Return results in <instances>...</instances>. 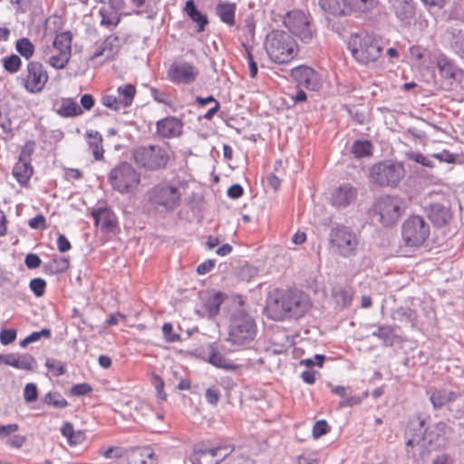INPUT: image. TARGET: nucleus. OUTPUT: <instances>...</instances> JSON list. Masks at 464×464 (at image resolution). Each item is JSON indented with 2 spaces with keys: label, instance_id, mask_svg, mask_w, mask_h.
<instances>
[{
  "label": "nucleus",
  "instance_id": "obj_1",
  "mask_svg": "<svg viewBox=\"0 0 464 464\" xmlns=\"http://www.w3.org/2000/svg\"><path fill=\"white\" fill-rule=\"evenodd\" d=\"M307 295L299 291L276 290L266 301V314L275 321L303 316L310 308Z\"/></svg>",
  "mask_w": 464,
  "mask_h": 464
},
{
  "label": "nucleus",
  "instance_id": "obj_2",
  "mask_svg": "<svg viewBox=\"0 0 464 464\" xmlns=\"http://www.w3.org/2000/svg\"><path fill=\"white\" fill-rule=\"evenodd\" d=\"M265 47L269 58L276 63H288L298 54L295 40L286 32L274 30L267 36Z\"/></svg>",
  "mask_w": 464,
  "mask_h": 464
},
{
  "label": "nucleus",
  "instance_id": "obj_3",
  "mask_svg": "<svg viewBox=\"0 0 464 464\" xmlns=\"http://www.w3.org/2000/svg\"><path fill=\"white\" fill-rule=\"evenodd\" d=\"M257 333L255 319L243 310L237 311L230 318L227 341L236 346H246L254 341Z\"/></svg>",
  "mask_w": 464,
  "mask_h": 464
},
{
  "label": "nucleus",
  "instance_id": "obj_4",
  "mask_svg": "<svg viewBox=\"0 0 464 464\" xmlns=\"http://www.w3.org/2000/svg\"><path fill=\"white\" fill-rule=\"evenodd\" d=\"M430 231V225L423 217L411 215L401 224V240L407 248L419 249L429 240Z\"/></svg>",
  "mask_w": 464,
  "mask_h": 464
},
{
  "label": "nucleus",
  "instance_id": "obj_5",
  "mask_svg": "<svg viewBox=\"0 0 464 464\" xmlns=\"http://www.w3.org/2000/svg\"><path fill=\"white\" fill-rule=\"evenodd\" d=\"M349 49L353 58L364 64L376 62L382 53L377 38L368 33L353 34L349 41Z\"/></svg>",
  "mask_w": 464,
  "mask_h": 464
},
{
  "label": "nucleus",
  "instance_id": "obj_6",
  "mask_svg": "<svg viewBox=\"0 0 464 464\" xmlns=\"http://www.w3.org/2000/svg\"><path fill=\"white\" fill-rule=\"evenodd\" d=\"M108 179L113 190L132 194L140 185L141 174L130 163L122 162L111 169Z\"/></svg>",
  "mask_w": 464,
  "mask_h": 464
},
{
  "label": "nucleus",
  "instance_id": "obj_7",
  "mask_svg": "<svg viewBox=\"0 0 464 464\" xmlns=\"http://www.w3.org/2000/svg\"><path fill=\"white\" fill-rule=\"evenodd\" d=\"M329 241L331 248L343 257L354 256L359 246L358 235L344 225L331 229Z\"/></svg>",
  "mask_w": 464,
  "mask_h": 464
},
{
  "label": "nucleus",
  "instance_id": "obj_8",
  "mask_svg": "<svg viewBox=\"0 0 464 464\" xmlns=\"http://www.w3.org/2000/svg\"><path fill=\"white\" fill-rule=\"evenodd\" d=\"M182 192L180 187L170 182H160L149 192L150 201L166 210H173L180 205Z\"/></svg>",
  "mask_w": 464,
  "mask_h": 464
},
{
  "label": "nucleus",
  "instance_id": "obj_9",
  "mask_svg": "<svg viewBox=\"0 0 464 464\" xmlns=\"http://www.w3.org/2000/svg\"><path fill=\"white\" fill-rule=\"evenodd\" d=\"M370 175L379 186L395 187L404 178L405 169L402 163L387 160L374 164Z\"/></svg>",
  "mask_w": 464,
  "mask_h": 464
},
{
  "label": "nucleus",
  "instance_id": "obj_10",
  "mask_svg": "<svg viewBox=\"0 0 464 464\" xmlns=\"http://www.w3.org/2000/svg\"><path fill=\"white\" fill-rule=\"evenodd\" d=\"M134 160L150 170L163 169L169 160L168 150L159 145L141 146L135 150Z\"/></svg>",
  "mask_w": 464,
  "mask_h": 464
},
{
  "label": "nucleus",
  "instance_id": "obj_11",
  "mask_svg": "<svg viewBox=\"0 0 464 464\" xmlns=\"http://www.w3.org/2000/svg\"><path fill=\"white\" fill-rule=\"evenodd\" d=\"M22 86L30 93H39L44 88L49 80L46 69L40 62L31 61L20 76Z\"/></svg>",
  "mask_w": 464,
  "mask_h": 464
},
{
  "label": "nucleus",
  "instance_id": "obj_12",
  "mask_svg": "<svg viewBox=\"0 0 464 464\" xmlns=\"http://www.w3.org/2000/svg\"><path fill=\"white\" fill-rule=\"evenodd\" d=\"M374 213L383 226H392L401 215V202L396 197L380 198L374 205Z\"/></svg>",
  "mask_w": 464,
  "mask_h": 464
},
{
  "label": "nucleus",
  "instance_id": "obj_13",
  "mask_svg": "<svg viewBox=\"0 0 464 464\" xmlns=\"http://www.w3.org/2000/svg\"><path fill=\"white\" fill-rule=\"evenodd\" d=\"M284 24L303 41H308L313 37L309 19L302 11L288 12L284 17Z\"/></svg>",
  "mask_w": 464,
  "mask_h": 464
},
{
  "label": "nucleus",
  "instance_id": "obj_14",
  "mask_svg": "<svg viewBox=\"0 0 464 464\" xmlns=\"http://www.w3.org/2000/svg\"><path fill=\"white\" fill-rule=\"evenodd\" d=\"M199 75L198 69L188 62H175L168 70V79L175 84H189Z\"/></svg>",
  "mask_w": 464,
  "mask_h": 464
},
{
  "label": "nucleus",
  "instance_id": "obj_15",
  "mask_svg": "<svg viewBox=\"0 0 464 464\" xmlns=\"http://www.w3.org/2000/svg\"><path fill=\"white\" fill-rule=\"evenodd\" d=\"M357 194L356 188L349 183H343L333 189L330 195V201L335 208H345L356 200Z\"/></svg>",
  "mask_w": 464,
  "mask_h": 464
},
{
  "label": "nucleus",
  "instance_id": "obj_16",
  "mask_svg": "<svg viewBox=\"0 0 464 464\" xmlns=\"http://www.w3.org/2000/svg\"><path fill=\"white\" fill-rule=\"evenodd\" d=\"M229 451L227 447H216L213 449L195 450L191 456L193 464H218Z\"/></svg>",
  "mask_w": 464,
  "mask_h": 464
},
{
  "label": "nucleus",
  "instance_id": "obj_17",
  "mask_svg": "<svg viewBox=\"0 0 464 464\" xmlns=\"http://www.w3.org/2000/svg\"><path fill=\"white\" fill-rule=\"evenodd\" d=\"M427 213L431 222L438 227L446 226L452 218V211L449 200L430 203L427 208Z\"/></svg>",
  "mask_w": 464,
  "mask_h": 464
},
{
  "label": "nucleus",
  "instance_id": "obj_18",
  "mask_svg": "<svg viewBox=\"0 0 464 464\" xmlns=\"http://www.w3.org/2000/svg\"><path fill=\"white\" fill-rule=\"evenodd\" d=\"M121 47V40L116 35H109L105 40L95 49L90 59L94 60L97 58H103L104 61L112 59L120 52Z\"/></svg>",
  "mask_w": 464,
  "mask_h": 464
},
{
  "label": "nucleus",
  "instance_id": "obj_19",
  "mask_svg": "<svg viewBox=\"0 0 464 464\" xmlns=\"http://www.w3.org/2000/svg\"><path fill=\"white\" fill-rule=\"evenodd\" d=\"M156 127L158 135L162 138L171 139L181 135L183 122L174 116H169L158 121Z\"/></svg>",
  "mask_w": 464,
  "mask_h": 464
},
{
  "label": "nucleus",
  "instance_id": "obj_20",
  "mask_svg": "<svg viewBox=\"0 0 464 464\" xmlns=\"http://www.w3.org/2000/svg\"><path fill=\"white\" fill-rule=\"evenodd\" d=\"M94 223L100 226L103 232H112L117 227V218L112 210L108 208L93 209L92 212Z\"/></svg>",
  "mask_w": 464,
  "mask_h": 464
},
{
  "label": "nucleus",
  "instance_id": "obj_21",
  "mask_svg": "<svg viewBox=\"0 0 464 464\" xmlns=\"http://www.w3.org/2000/svg\"><path fill=\"white\" fill-rule=\"evenodd\" d=\"M55 112L63 118H72L83 113L74 98L63 97L53 102Z\"/></svg>",
  "mask_w": 464,
  "mask_h": 464
},
{
  "label": "nucleus",
  "instance_id": "obj_22",
  "mask_svg": "<svg viewBox=\"0 0 464 464\" xmlns=\"http://www.w3.org/2000/svg\"><path fill=\"white\" fill-rule=\"evenodd\" d=\"M291 74L298 85L315 90L318 77L314 69L307 66H298L292 70Z\"/></svg>",
  "mask_w": 464,
  "mask_h": 464
},
{
  "label": "nucleus",
  "instance_id": "obj_23",
  "mask_svg": "<svg viewBox=\"0 0 464 464\" xmlns=\"http://www.w3.org/2000/svg\"><path fill=\"white\" fill-rule=\"evenodd\" d=\"M41 59L54 69H63L68 64L70 58L62 56V53L52 44H46L41 50Z\"/></svg>",
  "mask_w": 464,
  "mask_h": 464
},
{
  "label": "nucleus",
  "instance_id": "obj_24",
  "mask_svg": "<svg viewBox=\"0 0 464 464\" xmlns=\"http://www.w3.org/2000/svg\"><path fill=\"white\" fill-rule=\"evenodd\" d=\"M6 365L14 368L32 372L35 369L36 360L29 353H9Z\"/></svg>",
  "mask_w": 464,
  "mask_h": 464
},
{
  "label": "nucleus",
  "instance_id": "obj_25",
  "mask_svg": "<svg viewBox=\"0 0 464 464\" xmlns=\"http://www.w3.org/2000/svg\"><path fill=\"white\" fill-rule=\"evenodd\" d=\"M60 431L61 434L66 439L70 447H77L82 444L86 440L85 431L75 430L73 425L69 421L63 423Z\"/></svg>",
  "mask_w": 464,
  "mask_h": 464
},
{
  "label": "nucleus",
  "instance_id": "obj_26",
  "mask_svg": "<svg viewBox=\"0 0 464 464\" xmlns=\"http://www.w3.org/2000/svg\"><path fill=\"white\" fill-rule=\"evenodd\" d=\"M396 16L405 25H409L414 20L415 5L412 0L399 1L394 6Z\"/></svg>",
  "mask_w": 464,
  "mask_h": 464
},
{
  "label": "nucleus",
  "instance_id": "obj_27",
  "mask_svg": "<svg viewBox=\"0 0 464 464\" xmlns=\"http://www.w3.org/2000/svg\"><path fill=\"white\" fill-rule=\"evenodd\" d=\"M459 394L446 389H434L430 392V401L435 410L440 409L446 404L456 401Z\"/></svg>",
  "mask_w": 464,
  "mask_h": 464
},
{
  "label": "nucleus",
  "instance_id": "obj_28",
  "mask_svg": "<svg viewBox=\"0 0 464 464\" xmlns=\"http://www.w3.org/2000/svg\"><path fill=\"white\" fill-rule=\"evenodd\" d=\"M12 173L21 186L26 187L33 176L34 168L30 162L17 160Z\"/></svg>",
  "mask_w": 464,
  "mask_h": 464
},
{
  "label": "nucleus",
  "instance_id": "obj_29",
  "mask_svg": "<svg viewBox=\"0 0 464 464\" xmlns=\"http://www.w3.org/2000/svg\"><path fill=\"white\" fill-rule=\"evenodd\" d=\"M127 464H156V459L149 449L136 448L127 455Z\"/></svg>",
  "mask_w": 464,
  "mask_h": 464
},
{
  "label": "nucleus",
  "instance_id": "obj_30",
  "mask_svg": "<svg viewBox=\"0 0 464 464\" xmlns=\"http://www.w3.org/2000/svg\"><path fill=\"white\" fill-rule=\"evenodd\" d=\"M85 140L95 160H103L102 136L98 131H87Z\"/></svg>",
  "mask_w": 464,
  "mask_h": 464
},
{
  "label": "nucleus",
  "instance_id": "obj_31",
  "mask_svg": "<svg viewBox=\"0 0 464 464\" xmlns=\"http://www.w3.org/2000/svg\"><path fill=\"white\" fill-rule=\"evenodd\" d=\"M236 10L237 5L228 2H219L216 7V13L220 20L229 26H233L236 23Z\"/></svg>",
  "mask_w": 464,
  "mask_h": 464
},
{
  "label": "nucleus",
  "instance_id": "obj_32",
  "mask_svg": "<svg viewBox=\"0 0 464 464\" xmlns=\"http://www.w3.org/2000/svg\"><path fill=\"white\" fill-rule=\"evenodd\" d=\"M72 34L70 31L62 32L56 34L52 45L62 53V56L71 58Z\"/></svg>",
  "mask_w": 464,
  "mask_h": 464
},
{
  "label": "nucleus",
  "instance_id": "obj_33",
  "mask_svg": "<svg viewBox=\"0 0 464 464\" xmlns=\"http://www.w3.org/2000/svg\"><path fill=\"white\" fill-rule=\"evenodd\" d=\"M437 66L441 77L452 80H460L463 72L457 68L446 57H440L437 61Z\"/></svg>",
  "mask_w": 464,
  "mask_h": 464
},
{
  "label": "nucleus",
  "instance_id": "obj_34",
  "mask_svg": "<svg viewBox=\"0 0 464 464\" xmlns=\"http://www.w3.org/2000/svg\"><path fill=\"white\" fill-rule=\"evenodd\" d=\"M184 11L188 16L198 24V32H203L206 25L208 24L207 15L201 14L196 7L193 0L186 2Z\"/></svg>",
  "mask_w": 464,
  "mask_h": 464
},
{
  "label": "nucleus",
  "instance_id": "obj_35",
  "mask_svg": "<svg viewBox=\"0 0 464 464\" xmlns=\"http://www.w3.org/2000/svg\"><path fill=\"white\" fill-rule=\"evenodd\" d=\"M321 7L333 15H347L345 0H321Z\"/></svg>",
  "mask_w": 464,
  "mask_h": 464
},
{
  "label": "nucleus",
  "instance_id": "obj_36",
  "mask_svg": "<svg viewBox=\"0 0 464 464\" xmlns=\"http://www.w3.org/2000/svg\"><path fill=\"white\" fill-rule=\"evenodd\" d=\"M209 362L214 366L225 370L235 371L239 368L233 361L227 358L224 354L218 352H213L209 355Z\"/></svg>",
  "mask_w": 464,
  "mask_h": 464
},
{
  "label": "nucleus",
  "instance_id": "obj_37",
  "mask_svg": "<svg viewBox=\"0 0 464 464\" xmlns=\"http://www.w3.org/2000/svg\"><path fill=\"white\" fill-rule=\"evenodd\" d=\"M376 2L374 0H345L347 6L346 14L353 12H367L374 8Z\"/></svg>",
  "mask_w": 464,
  "mask_h": 464
},
{
  "label": "nucleus",
  "instance_id": "obj_38",
  "mask_svg": "<svg viewBox=\"0 0 464 464\" xmlns=\"http://www.w3.org/2000/svg\"><path fill=\"white\" fill-rule=\"evenodd\" d=\"M117 94L121 100L123 108H127L132 104L134 96L136 94V88L133 84L127 83L118 87Z\"/></svg>",
  "mask_w": 464,
  "mask_h": 464
},
{
  "label": "nucleus",
  "instance_id": "obj_39",
  "mask_svg": "<svg viewBox=\"0 0 464 464\" xmlns=\"http://www.w3.org/2000/svg\"><path fill=\"white\" fill-rule=\"evenodd\" d=\"M372 150L373 147L371 141L367 140H358L353 142L351 151L355 158L360 159L371 156L372 154Z\"/></svg>",
  "mask_w": 464,
  "mask_h": 464
},
{
  "label": "nucleus",
  "instance_id": "obj_40",
  "mask_svg": "<svg viewBox=\"0 0 464 464\" xmlns=\"http://www.w3.org/2000/svg\"><path fill=\"white\" fill-rule=\"evenodd\" d=\"M70 266V262L65 257H54L51 259L45 266L44 270L51 274H58L65 272Z\"/></svg>",
  "mask_w": 464,
  "mask_h": 464
},
{
  "label": "nucleus",
  "instance_id": "obj_41",
  "mask_svg": "<svg viewBox=\"0 0 464 464\" xmlns=\"http://www.w3.org/2000/svg\"><path fill=\"white\" fill-rule=\"evenodd\" d=\"M15 49L26 60L32 58L34 53V45L28 38L17 40Z\"/></svg>",
  "mask_w": 464,
  "mask_h": 464
},
{
  "label": "nucleus",
  "instance_id": "obj_42",
  "mask_svg": "<svg viewBox=\"0 0 464 464\" xmlns=\"http://www.w3.org/2000/svg\"><path fill=\"white\" fill-rule=\"evenodd\" d=\"M99 455L107 459H119L126 455V450L120 446H110L108 448H101Z\"/></svg>",
  "mask_w": 464,
  "mask_h": 464
},
{
  "label": "nucleus",
  "instance_id": "obj_43",
  "mask_svg": "<svg viewBox=\"0 0 464 464\" xmlns=\"http://www.w3.org/2000/svg\"><path fill=\"white\" fill-rule=\"evenodd\" d=\"M224 301V295L222 293L215 294L211 298L206 302V309L210 316H215L218 314L220 305Z\"/></svg>",
  "mask_w": 464,
  "mask_h": 464
},
{
  "label": "nucleus",
  "instance_id": "obj_44",
  "mask_svg": "<svg viewBox=\"0 0 464 464\" xmlns=\"http://www.w3.org/2000/svg\"><path fill=\"white\" fill-rule=\"evenodd\" d=\"M44 402L54 408L63 409L68 406V401L59 392H49L45 394Z\"/></svg>",
  "mask_w": 464,
  "mask_h": 464
},
{
  "label": "nucleus",
  "instance_id": "obj_45",
  "mask_svg": "<svg viewBox=\"0 0 464 464\" xmlns=\"http://www.w3.org/2000/svg\"><path fill=\"white\" fill-rule=\"evenodd\" d=\"M45 366L54 377L62 376L66 372V365L54 358H48L45 361Z\"/></svg>",
  "mask_w": 464,
  "mask_h": 464
},
{
  "label": "nucleus",
  "instance_id": "obj_46",
  "mask_svg": "<svg viewBox=\"0 0 464 464\" xmlns=\"http://www.w3.org/2000/svg\"><path fill=\"white\" fill-rule=\"evenodd\" d=\"M102 16V24L108 26H116L120 23V15L112 9L102 8L100 10Z\"/></svg>",
  "mask_w": 464,
  "mask_h": 464
},
{
  "label": "nucleus",
  "instance_id": "obj_47",
  "mask_svg": "<svg viewBox=\"0 0 464 464\" xmlns=\"http://www.w3.org/2000/svg\"><path fill=\"white\" fill-rule=\"evenodd\" d=\"M3 67L9 73L17 72L22 65L21 58L17 54H11L3 58Z\"/></svg>",
  "mask_w": 464,
  "mask_h": 464
},
{
  "label": "nucleus",
  "instance_id": "obj_48",
  "mask_svg": "<svg viewBox=\"0 0 464 464\" xmlns=\"http://www.w3.org/2000/svg\"><path fill=\"white\" fill-rule=\"evenodd\" d=\"M102 103L111 110L114 111H120L124 109L121 104V100L120 99L119 95L112 94V93H106L102 95Z\"/></svg>",
  "mask_w": 464,
  "mask_h": 464
},
{
  "label": "nucleus",
  "instance_id": "obj_49",
  "mask_svg": "<svg viewBox=\"0 0 464 464\" xmlns=\"http://www.w3.org/2000/svg\"><path fill=\"white\" fill-rule=\"evenodd\" d=\"M372 335L382 340L385 343L390 342L392 343L394 334V328L389 325L379 326L375 332L372 333Z\"/></svg>",
  "mask_w": 464,
  "mask_h": 464
},
{
  "label": "nucleus",
  "instance_id": "obj_50",
  "mask_svg": "<svg viewBox=\"0 0 464 464\" xmlns=\"http://www.w3.org/2000/svg\"><path fill=\"white\" fill-rule=\"evenodd\" d=\"M46 281L43 278L36 277L30 281L29 287L36 297H42L46 290Z\"/></svg>",
  "mask_w": 464,
  "mask_h": 464
},
{
  "label": "nucleus",
  "instance_id": "obj_51",
  "mask_svg": "<svg viewBox=\"0 0 464 464\" xmlns=\"http://www.w3.org/2000/svg\"><path fill=\"white\" fill-rule=\"evenodd\" d=\"M162 334L164 340L167 343H176L181 340L179 334L174 333L173 325L171 323H164L162 325Z\"/></svg>",
  "mask_w": 464,
  "mask_h": 464
},
{
  "label": "nucleus",
  "instance_id": "obj_52",
  "mask_svg": "<svg viewBox=\"0 0 464 464\" xmlns=\"http://www.w3.org/2000/svg\"><path fill=\"white\" fill-rule=\"evenodd\" d=\"M151 383L157 392L158 397L162 401H166L167 393L164 390L165 383L163 379L160 375L153 373L151 376Z\"/></svg>",
  "mask_w": 464,
  "mask_h": 464
},
{
  "label": "nucleus",
  "instance_id": "obj_53",
  "mask_svg": "<svg viewBox=\"0 0 464 464\" xmlns=\"http://www.w3.org/2000/svg\"><path fill=\"white\" fill-rule=\"evenodd\" d=\"M35 142L33 140H29L24 143L22 147L18 160L30 162L32 160V155L34 152Z\"/></svg>",
  "mask_w": 464,
  "mask_h": 464
},
{
  "label": "nucleus",
  "instance_id": "obj_54",
  "mask_svg": "<svg viewBox=\"0 0 464 464\" xmlns=\"http://www.w3.org/2000/svg\"><path fill=\"white\" fill-rule=\"evenodd\" d=\"M23 395H24V399L25 402H27V403L34 402L38 398V390H37L36 384L32 383V382L27 383L24 386Z\"/></svg>",
  "mask_w": 464,
  "mask_h": 464
},
{
  "label": "nucleus",
  "instance_id": "obj_55",
  "mask_svg": "<svg viewBox=\"0 0 464 464\" xmlns=\"http://www.w3.org/2000/svg\"><path fill=\"white\" fill-rule=\"evenodd\" d=\"M334 298L339 304L343 307H346L351 304L353 295L349 290L339 289L334 293Z\"/></svg>",
  "mask_w": 464,
  "mask_h": 464
},
{
  "label": "nucleus",
  "instance_id": "obj_56",
  "mask_svg": "<svg viewBox=\"0 0 464 464\" xmlns=\"http://www.w3.org/2000/svg\"><path fill=\"white\" fill-rule=\"evenodd\" d=\"M17 331L15 329H3L0 332V343L8 345L15 341Z\"/></svg>",
  "mask_w": 464,
  "mask_h": 464
},
{
  "label": "nucleus",
  "instance_id": "obj_57",
  "mask_svg": "<svg viewBox=\"0 0 464 464\" xmlns=\"http://www.w3.org/2000/svg\"><path fill=\"white\" fill-rule=\"evenodd\" d=\"M92 392V387L86 382L78 383L71 388V394L73 396H83Z\"/></svg>",
  "mask_w": 464,
  "mask_h": 464
},
{
  "label": "nucleus",
  "instance_id": "obj_58",
  "mask_svg": "<svg viewBox=\"0 0 464 464\" xmlns=\"http://www.w3.org/2000/svg\"><path fill=\"white\" fill-rule=\"evenodd\" d=\"M367 397H368V392H366L363 393V395L362 397L361 396L345 397L344 399H343L340 401L339 404L341 407H352V406L360 404L362 402V401Z\"/></svg>",
  "mask_w": 464,
  "mask_h": 464
},
{
  "label": "nucleus",
  "instance_id": "obj_59",
  "mask_svg": "<svg viewBox=\"0 0 464 464\" xmlns=\"http://www.w3.org/2000/svg\"><path fill=\"white\" fill-rule=\"evenodd\" d=\"M28 225L31 228L44 230L46 228V220L42 214H39L30 218Z\"/></svg>",
  "mask_w": 464,
  "mask_h": 464
},
{
  "label": "nucleus",
  "instance_id": "obj_60",
  "mask_svg": "<svg viewBox=\"0 0 464 464\" xmlns=\"http://www.w3.org/2000/svg\"><path fill=\"white\" fill-rule=\"evenodd\" d=\"M216 266V260L208 259L199 264L197 267V273L200 276L206 275L210 272Z\"/></svg>",
  "mask_w": 464,
  "mask_h": 464
},
{
  "label": "nucleus",
  "instance_id": "obj_61",
  "mask_svg": "<svg viewBox=\"0 0 464 464\" xmlns=\"http://www.w3.org/2000/svg\"><path fill=\"white\" fill-rule=\"evenodd\" d=\"M81 105H79L82 111H90L94 107L95 100L92 94L86 93L81 97Z\"/></svg>",
  "mask_w": 464,
  "mask_h": 464
},
{
  "label": "nucleus",
  "instance_id": "obj_62",
  "mask_svg": "<svg viewBox=\"0 0 464 464\" xmlns=\"http://www.w3.org/2000/svg\"><path fill=\"white\" fill-rule=\"evenodd\" d=\"M206 400L208 403L216 405L220 398V392L216 388H208L206 391Z\"/></svg>",
  "mask_w": 464,
  "mask_h": 464
},
{
  "label": "nucleus",
  "instance_id": "obj_63",
  "mask_svg": "<svg viewBox=\"0 0 464 464\" xmlns=\"http://www.w3.org/2000/svg\"><path fill=\"white\" fill-rule=\"evenodd\" d=\"M56 243H57L58 250L60 252H62V253L69 251L71 249V247H72V245H71L70 241L63 234H60L58 236Z\"/></svg>",
  "mask_w": 464,
  "mask_h": 464
},
{
  "label": "nucleus",
  "instance_id": "obj_64",
  "mask_svg": "<svg viewBox=\"0 0 464 464\" xmlns=\"http://www.w3.org/2000/svg\"><path fill=\"white\" fill-rule=\"evenodd\" d=\"M24 263L28 268L33 269L40 266L41 259L36 254H28Z\"/></svg>",
  "mask_w": 464,
  "mask_h": 464
}]
</instances>
